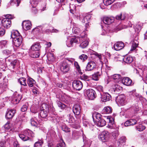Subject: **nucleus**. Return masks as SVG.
Here are the masks:
<instances>
[{"mask_svg":"<svg viewBox=\"0 0 147 147\" xmlns=\"http://www.w3.org/2000/svg\"><path fill=\"white\" fill-rule=\"evenodd\" d=\"M32 132L31 130L29 129H26L22 132L20 134H19V136L20 138L24 141H26L29 139V136H32Z\"/></svg>","mask_w":147,"mask_h":147,"instance_id":"1","label":"nucleus"},{"mask_svg":"<svg viewBox=\"0 0 147 147\" xmlns=\"http://www.w3.org/2000/svg\"><path fill=\"white\" fill-rule=\"evenodd\" d=\"M86 36V35L81 36L79 38H71L70 41L68 40L67 41L66 45L68 47H70L72 46L73 44L74 43H78L79 41L80 42H82L84 40V39H82L85 38Z\"/></svg>","mask_w":147,"mask_h":147,"instance_id":"2","label":"nucleus"},{"mask_svg":"<svg viewBox=\"0 0 147 147\" xmlns=\"http://www.w3.org/2000/svg\"><path fill=\"white\" fill-rule=\"evenodd\" d=\"M6 18H3L2 20L1 24L2 26L5 28H8L10 27L11 24V22L10 19H11V16L9 15Z\"/></svg>","mask_w":147,"mask_h":147,"instance_id":"3","label":"nucleus"},{"mask_svg":"<svg viewBox=\"0 0 147 147\" xmlns=\"http://www.w3.org/2000/svg\"><path fill=\"white\" fill-rule=\"evenodd\" d=\"M96 66V64L95 61H90L87 64L85 70L86 71H91L95 69Z\"/></svg>","mask_w":147,"mask_h":147,"instance_id":"4","label":"nucleus"},{"mask_svg":"<svg viewBox=\"0 0 147 147\" xmlns=\"http://www.w3.org/2000/svg\"><path fill=\"white\" fill-rule=\"evenodd\" d=\"M109 133L106 131L102 132L99 135L98 138L102 142H105L108 140Z\"/></svg>","mask_w":147,"mask_h":147,"instance_id":"5","label":"nucleus"},{"mask_svg":"<svg viewBox=\"0 0 147 147\" xmlns=\"http://www.w3.org/2000/svg\"><path fill=\"white\" fill-rule=\"evenodd\" d=\"M73 88L76 90H80L83 86L82 84L80 81H74L72 84Z\"/></svg>","mask_w":147,"mask_h":147,"instance_id":"6","label":"nucleus"},{"mask_svg":"<svg viewBox=\"0 0 147 147\" xmlns=\"http://www.w3.org/2000/svg\"><path fill=\"white\" fill-rule=\"evenodd\" d=\"M86 94L90 100H93L96 97L95 91L92 89L87 90H86Z\"/></svg>","mask_w":147,"mask_h":147,"instance_id":"7","label":"nucleus"},{"mask_svg":"<svg viewBox=\"0 0 147 147\" xmlns=\"http://www.w3.org/2000/svg\"><path fill=\"white\" fill-rule=\"evenodd\" d=\"M117 100L118 103L121 106L125 105L126 102L125 96L124 95L119 96L117 98Z\"/></svg>","mask_w":147,"mask_h":147,"instance_id":"8","label":"nucleus"},{"mask_svg":"<svg viewBox=\"0 0 147 147\" xmlns=\"http://www.w3.org/2000/svg\"><path fill=\"white\" fill-rule=\"evenodd\" d=\"M60 69L63 73H67L69 70V65L66 62H63L62 63L60 67Z\"/></svg>","mask_w":147,"mask_h":147,"instance_id":"9","label":"nucleus"},{"mask_svg":"<svg viewBox=\"0 0 147 147\" xmlns=\"http://www.w3.org/2000/svg\"><path fill=\"white\" fill-rule=\"evenodd\" d=\"M103 22L106 24H110L113 22L114 19L113 17L105 16L102 19Z\"/></svg>","mask_w":147,"mask_h":147,"instance_id":"10","label":"nucleus"},{"mask_svg":"<svg viewBox=\"0 0 147 147\" xmlns=\"http://www.w3.org/2000/svg\"><path fill=\"white\" fill-rule=\"evenodd\" d=\"M101 100L104 102H105L109 100L111 98V96L108 93H103L101 94Z\"/></svg>","mask_w":147,"mask_h":147,"instance_id":"11","label":"nucleus"},{"mask_svg":"<svg viewBox=\"0 0 147 147\" xmlns=\"http://www.w3.org/2000/svg\"><path fill=\"white\" fill-rule=\"evenodd\" d=\"M124 47V43L122 42H118L114 46V48L116 51H119L122 49Z\"/></svg>","mask_w":147,"mask_h":147,"instance_id":"12","label":"nucleus"},{"mask_svg":"<svg viewBox=\"0 0 147 147\" xmlns=\"http://www.w3.org/2000/svg\"><path fill=\"white\" fill-rule=\"evenodd\" d=\"M73 111L75 115H79L81 111L80 107L79 105L78 104L75 105L73 107Z\"/></svg>","mask_w":147,"mask_h":147,"instance_id":"13","label":"nucleus"},{"mask_svg":"<svg viewBox=\"0 0 147 147\" xmlns=\"http://www.w3.org/2000/svg\"><path fill=\"white\" fill-rule=\"evenodd\" d=\"M16 111L14 110L11 109L9 110L6 113L5 117L7 119H11L14 115Z\"/></svg>","mask_w":147,"mask_h":147,"instance_id":"14","label":"nucleus"},{"mask_svg":"<svg viewBox=\"0 0 147 147\" xmlns=\"http://www.w3.org/2000/svg\"><path fill=\"white\" fill-rule=\"evenodd\" d=\"M123 84L126 86H129L132 84V80L129 78L125 77L124 78L121 80Z\"/></svg>","mask_w":147,"mask_h":147,"instance_id":"15","label":"nucleus"},{"mask_svg":"<svg viewBox=\"0 0 147 147\" xmlns=\"http://www.w3.org/2000/svg\"><path fill=\"white\" fill-rule=\"evenodd\" d=\"M22 36H19V38H16L13 39V42L14 45L16 47H18L22 43Z\"/></svg>","mask_w":147,"mask_h":147,"instance_id":"16","label":"nucleus"},{"mask_svg":"<svg viewBox=\"0 0 147 147\" xmlns=\"http://www.w3.org/2000/svg\"><path fill=\"white\" fill-rule=\"evenodd\" d=\"M22 27L26 30L30 29L31 26V23L28 21H24L22 23Z\"/></svg>","mask_w":147,"mask_h":147,"instance_id":"17","label":"nucleus"},{"mask_svg":"<svg viewBox=\"0 0 147 147\" xmlns=\"http://www.w3.org/2000/svg\"><path fill=\"white\" fill-rule=\"evenodd\" d=\"M11 37L13 39L19 38V36H22L20 34V33L17 30H13L11 32Z\"/></svg>","mask_w":147,"mask_h":147,"instance_id":"18","label":"nucleus"},{"mask_svg":"<svg viewBox=\"0 0 147 147\" xmlns=\"http://www.w3.org/2000/svg\"><path fill=\"white\" fill-rule=\"evenodd\" d=\"M96 121V123L97 125L99 126L102 127L104 126L106 124L105 121L102 118L99 120L98 119Z\"/></svg>","mask_w":147,"mask_h":147,"instance_id":"19","label":"nucleus"},{"mask_svg":"<svg viewBox=\"0 0 147 147\" xmlns=\"http://www.w3.org/2000/svg\"><path fill=\"white\" fill-rule=\"evenodd\" d=\"M138 41L137 39H134L132 42V46L130 51H133L135 50L138 45Z\"/></svg>","mask_w":147,"mask_h":147,"instance_id":"20","label":"nucleus"},{"mask_svg":"<svg viewBox=\"0 0 147 147\" xmlns=\"http://www.w3.org/2000/svg\"><path fill=\"white\" fill-rule=\"evenodd\" d=\"M41 47L39 44L35 43L33 44L31 47V50L34 51H38Z\"/></svg>","mask_w":147,"mask_h":147,"instance_id":"21","label":"nucleus"},{"mask_svg":"<svg viewBox=\"0 0 147 147\" xmlns=\"http://www.w3.org/2000/svg\"><path fill=\"white\" fill-rule=\"evenodd\" d=\"M112 78L116 82H118L121 80V76L119 74H114L112 76Z\"/></svg>","mask_w":147,"mask_h":147,"instance_id":"22","label":"nucleus"},{"mask_svg":"<svg viewBox=\"0 0 147 147\" xmlns=\"http://www.w3.org/2000/svg\"><path fill=\"white\" fill-rule=\"evenodd\" d=\"M91 16L90 15L88 14L84 17L82 22L86 24V25H88V21L90 19Z\"/></svg>","mask_w":147,"mask_h":147,"instance_id":"23","label":"nucleus"},{"mask_svg":"<svg viewBox=\"0 0 147 147\" xmlns=\"http://www.w3.org/2000/svg\"><path fill=\"white\" fill-rule=\"evenodd\" d=\"M123 61L126 63H130L132 62L133 59L131 57L126 56L124 57Z\"/></svg>","mask_w":147,"mask_h":147,"instance_id":"24","label":"nucleus"},{"mask_svg":"<svg viewBox=\"0 0 147 147\" xmlns=\"http://www.w3.org/2000/svg\"><path fill=\"white\" fill-rule=\"evenodd\" d=\"M101 74V73H100L98 71H97L96 73H94L92 75V78L93 80L97 81L98 80Z\"/></svg>","mask_w":147,"mask_h":147,"instance_id":"25","label":"nucleus"},{"mask_svg":"<svg viewBox=\"0 0 147 147\" xmlns=\"http://www.w3.org/2000/svg\"><path fill=\"white\" fill-rule=\"evenodd\" d=\"M35 81L31 78H29L27 79V83L30 87H32L35 83Z\"/></svg>","mask_w":147,"mask_h":147,"instance_id":"26","label":"nucleus"},{"mask_svg":"<svg viewBox=\"0 0 147 147\" xmlns=\"http://www.w3.org/2000/svg\"><path fill=\"white\" fill-rule=\"evenodd\" d=\"M96 55L99 58L100 61L102 63H105L107 61V59L105 58V57L103 56H101L100 55H99L98 54H96Z\"/></svg>","mask_w":147,"mask_h":147,"instance_id":"27","label":"nucleus"},{"mask_svg":"<svg viewBox=\"0 0 147 147\" xmlns=\"http://www.w3.org/2000/svg\"><path fill=\"white\" fill-rule=\"evenodd\" d=\"M126 142V138L125 137H121L118 140L117 144L119 146H121L124 144Z\"/></svg>","mask_w":147,"mask_h":147,"instance_id":"28","label":"nucleus"},{"mask_svg":"<svg viewBox=\"0 0 147 147\" xmlns=\"http://www.w3.org/2000/svg\"><path fill=\"white\" fill-rule=\"evenodd\" d=\"M7 84L3 82V83H0V90L1 92H3L7 89Z\"/></svg>","mask_w":147,"mask_h":147,"instance_id":"29","label":"nucleus"},{"mask_svg":"<svg viewBox=\"0 0 147 147\" xmlns=\"http://www.w3.org/2000/svg\"><path fill=\"white\" fill-rule=\"evenodd\" d=\"M20 2V0H11L9 3L11 5H15L16 7H18L19 5Z\"/></svg>","mask_w":147,"mask_h":147,"instance_id":"30","label":"nucleus"},{"mask_svg":"<svg viewBox=\"0 0 147 147\" xmlns=\"http://www.w3.org/2000/svg\"><path fill=\"white\" fill-rule=\"evenodd\" d=\"M80 133L78 131H74L72 134V138L75 140L78 139L80 136Z\"/></svg>","mask_w":147,"mask_h":147,"instance_id":"31","label":"nucleus"},{"mask_svg":"<svg viewBox=\"0 0 147 147\" xmlns=\"http://www.w3.org/2000/svg\"><path fill=\"white\" fill-rule=\"evenodd\" d=\"M26 79L23 77H21L18 80V82H19L20 84L24 86H27V85L26 83Z\"/></svg>","mask_w":147,"mask_h":147,"instance_id":"32","label":"nucleus"},{"mask_svg":"<svg viewBox=\"0 0 147 147\" xmlns=\"http://www.w3.org/2000/svg\"><path fill=\"white\" fill-rule=\"evenodd\" d=\"M30 56L33 58H38L40 56V53L38 51H34L31 53Z\"/></svg>","mask_w":147,"mask_h":147,"instance_id":"33","label":"nucleus"},{"mask_svg":"<svg viewBox=\"0 0 147 147\" xmlns=\"http://www.w3.org/2000/svg\"><path fill=\"white\" fill-rule=\"evenodd\" d=\"M66 120L67 121L71 123H75L76 121V120L71 115H69L68 116V117L66 119Z\"/></svg>","mask_w":147,"mask_h":147,"instance_id":"34","label":"nucleus"},{"mask_svg":"<svg viewBox=\"0 0 147 147\" xmlns=\"http://www.w3.org/2000/svg\"><path fill=\"white\" fill-rule=\"evenodd\" d=\"M17 60H15L11 62L9 65V68L11 69H15L17 64Z\"/></svg>","mask_w":147,"mask_h":147,"instance_id":"35","label":"nucleus"},{"mask_svg":"<svg viewBox=\"0 0 147 147\" xmlns=\"http://www.w3.org/2000/svg\"><path fill=\"white\" fill-rule=\"evenodd\" d=\"M40 109L41 110L48 111L49 108L48 105L45 103L42 104L41 105Z\"/></svg>","mask_w":147,"mask_h":147,"instance_id":"36","label":"nucleus"},{"mask_svg":"<svg viewBox=\"0 0 147 147\" xmlns=\"http://www.w3.org/2000/svg\"><path fill=\"white\" fill-rule=\"evenodd\" d=\"M142 28V25L141 24H137L134 26V29L136 32H139L141 30Z\"/></svg>","mask_w":147,"mask_h":147,"instance_id":"37","label":"nucleus"},{"mask_svg":"<svg viewBox=\"0 0 147 147\" xmlns=\"http://www.w3.org/2000/svg\"><path fill=\"white\" fill-rule=\"evenodd\" d=\"M70 11L72 14H74L76 11V6L74 4H70L69 6Z\"/></svg>","mask_w":147,"mask_h":147,"instance_id":"38","label":"nucleus"},{"mask_svg":"<svg viewBox=\"0 0 147 147\" xmlns=\"http://www.w3.org/2000/svg\"><path fill=\"white\" fill-rule=\"evenodd\" d=\"M104 111L107 113H112V109L110 107H106L104 108Z\"/></svg>","mask_w":147,"mask_h":147,"instance_id":"39","label":"nucleus"},{"mask_svg":"<svg viewBox=\"0 0 147 147\" xmlns=\"http://www.w3.org/2000/svg\"><path fill=\"white\" fill-rule=\"evenodd\" d=\"M48 113V111H43L40 110V115L41 117L43 118H45L47 116Z\"/></svg>","mask_w":147,"mask_h":147,"instance_id":"40","label":"nucleus"},{"mask_svg":"<svg viewBox=\"0 0 147 147\" xmlns=\"http://www.w3.org/2000/svg\"><path fill=\"white\" fill-rule=\"evenodd\" d=\"M43 140H40L36 142L34 145V147H42V145L43 144Z\"/></svg>","mask_w":147,"mask_h":147,"instance_id":"41","label":"nucleus"},{"mask_svg":"<svg viewBox=\"0 0 147 147\" xmlns=\"http://www.w3.org/2000/svg\"><path fill=\"white\" fill-rule=\"evenodd\" d=\"M51 117L52 119L51 120L54 123H57L59 121V118L57 116L55 115L51 116Z\"/></svg>","mask_w":147,"mask_h":147,"instance_id":"42","label":"nucleus"},{"mask_svg":"<svg viewBox=\"0 0 147 147\" xmlns=\"http://www.w3.org/2000/svg\"><path fill=\"white\" fill-rule=\"evenodd\" d=\"M74 64L75 67L76 68V70L78 71V72L79 73L82 74V73L81 72V70L80 67L78 62L76 61H74Z\"/></svg>","mask_w":147,"mask_h":147,"instance_id":"43","label":"nucleus"},{"mask_svg":"<svg viewBox=\"0 0 147 147\" xmlns=\"http://www.w3.org/2000/svg\"><path fill=\"white\" fill-rule=\"evenodd\" d=\"M88 42L87 40H84L80 45V46L82 48L86 47L88 45Z\"/></svg>","mask_w":147,"mask_h":147,"instance_id":"44","label":"nucleus"},{"mask_svg":"<svg viewBox=\"0 0 147 147\" xmlns=\"http://www.w3.org/2000/svg\"><path fill=\"white\" fill-rule=\"evenodd\" d=\"M72 30L74 33L76 34H78L80 32V29L76 26L74 25Z\"/></svg>","mask_w":147,"mask_h":147,"instance_id":"45","label":"nucleus"},{"mask_svg":"<svg viewBox=\"0 0 147 147\" xmlns=\"http://www.w3.org/2000/svg\"><path fill=\"white\" fill-rule=\"evenodd\" d=\"M43 0H30V3L34 7L36 6L38 2Z\"/></svg>","mask_w":147,"mask_h":147,"instance_id":"46","label":"nucleus"},{"mask_svg":"<svg viewBox=\"0 0 147 147\" xmlns=\"http://www.w3.org/2000/svg\"><path fill=\"white\" fill-rule=\"evenodd\" d=\"M136 129L139 131H142L146 127L142 124H140L136 126Z\"/></svg>","mask_w":147,"mask_h":147,"instance_id":"47","label":"nucleus"},{"mask_svg":"<svg viewBox=\"0 0 147 147\" xmlns=\"http://www.w3.org/2000/svg\"><path fill=\"white\" fill-rule=\"evenodd\" d=\"M30 123L31 124L34 126H38V122L35 120L33 119H31L30 120Z\"/></svg>","mask_w":147,"mask_h":147,"instance_id":"48","label":"nucleus"},{"mask_svg":"<svg viewBox=\"0 0 147 147\" xmlns=\"http://www.w3.org/2000/svg\"><path fill=\"white\" fill-rule=\"evenodd\" d=\"M114 1L115 0H103V2L105 5H109L112 4Z\"/></svg>","mask_w":147,"mask_h":147,"instance_id":"49","label":"nucleus"},{"mask_svg":"<svg viewBox=\"0 0 147 147\" xmlns=\"http://www.w3.org/2000/svg\"><path fill=\"white\" fill-rule=\"evenodd\" d=\"M56 147H65V144L63 140L60 141L59 144H57Z\"/></svg>","mask_w":147,"mask_h":147,"instance_id":"50","label":"nucleus"},{"mask_svg":"<svg viewBox=\"0 0 147 147\" xmlns=\"http://www.w3.org/2000/svg\"><path fill=\"white\" fill-rule=\"evenodd\" d=\"M126 15V14H124L123 15L121 14L119 16H117L116 18V19L118 20H123L125 19Z\"/></svg>","mask_w":147,"mask_h":147,"instance_id":"51","label":"nucleus"},{"mask_svg":"<svg viewBox=\"0 0 147 147\" xmlns=\"http://www.w3.org/2000/svg\"><path fill=\"white\" fill-rule=\"evenodd\" d=\"M62 129L66 132H69L70 131V128L65 125H63L62 126Z\"/></svg>","mask_w":147,"mask_h":147,"instance_id":"52","label":"nucleus"},{"mask_svg":"<svg viewBox=\"0 0 147 147\" xmlns=\"http://www.w3.org/2000/svg\"><path fill=\"white\" fill-rule=\"evenodd\" d=\"M88 56L85 54H82L79 57V58L83 61H84L88 58Z\"/></svg>","mask_w":147,"mask_h":147,"instance_id":"53","label":"nucleus"},{"mask_svg":"<svg viewBox=\"0 0 147 147\" xmlns=\"http://www.w3.org/2000/svg\"><path fill=\"white\" fill-rule=\"evenodd\" d=\"M57 104L58 107L61 109H64L66 107V105L65 104L62 103L60 102H58Z\"/></svg>","mask_w":147,"mask_h":147,"instance_id":"54","label":"nucleus"},{"mask_svg":"<svg viewBox=\"0 0 147 147\" xmlns=\"http://www.w3.org/2000/svg\"><path fill=\"white\" fill-rule=\"evenodd\" d=\"M47 58L50 61H53L54 59L53 54L51 53H50V54L47 55Z\"/></svg>","mask_w":147,"mask_h":147,"instance_id":"55","label":"nucleus"},{"mask_svg":"<svg viewBox=\"0 0 147 147\" xmlns=\"http://www.w3.org/2000/svg\"><path fill=\"white\" fill-rule=\"evenodd\" d=\"M3 52L4 54L7 55H9L11 53V51L7 49L4 50Z\"/></svg>","mask_w":147,"mask_h":147,"instance_id":"56","label":"nucleus"},{"mask_svg":"<svg viewBox=\"0 0 147 147\" xmlns=\"http://www.w3.org/2000/svg\"><path fill=\"white\" fill-rule=\"evenodd\" d=\"M107 119L109 120V123L111 124V125H113L114 123V120L113 117H107Z\"/></svg>","mask_w":147,"mask_h":147,"instance_id":"57","label":"nucleus"},{"mask_svg":"<svg viewBox=\"0 0 147 147\" xmlns=\"http://www.w3.org/2000/svg\"><path fill=\"white\" fill-rule=\"evenodd\" d=\"M95 117L96 119V121H97L98 119L99 120L102 118L101 115L99 113H96Z\"/></svg>","mask_w":147,"mask_h":147,"instance_id":"58","label":"nucleus"},{"mask_svg":"<svg viewBox=\"0 0 147 147\" xmlns=\"http://www.w3.org/2000/svg\"><path fill=\"white\" fill-rule=\"evenodd\" d=\"M129 120L130 124H131V125H134L137 122L134 119H130Z\"/></svg>","mask_w":147,"mask_h":147,"instance_id":"59","label":"nucleus"},{"mask_svg":"<svg viewBox=\"0 0 147 147\" xmlns=\"http://www.w3.org/2000/svg\"><path fill=\"white\" fill-rule=\"evenodd\" d=\"M27 106L26 105H23L21 108V110L22 112H25L27 110Z\"/></svg>","mask_w":147,"mask_h":147,"instance_id":"60","label":"nucleus"},{"mask_svg":"<svg viewBox=\"0 0 147 147\" xmlns=\"http://www.w3.org/2000/svg\"><path fill=\"white\" fill-rule=\"evenodd\" d=\"M5 33L4 29L3 28H0V36L3 35Z\"/></svg>","mask_w":147,"mask_h":147,"instance_id":"61","label":"nucleus"},{"mask_svg":"<svg viewBox=\"0 0 147 147\" xmlns=\"http://www.w3.org/2000/svg\"><path fill=\"white\" fill-rule=\"evenodd\" d=\"M10 124L9 123V122L8 121L6 123L5 125H4V127L6 129H9L10 128Z\"/></svg>","mask_w":147,"mask_h":147,"instance_id":"62","label":"nucleus"},{"mask_svg":"<svg viewBox=\"0 0 147 147\" xmlns=\"http://www.w3.org/2000/svg\"><path fill=\"white\" fill-rule=\"evenodd\" d=\"M7 41L6 40H3L1 41V44L2 47H5L7 44Z\"/></svg>","mask_w":147,"mask_h":147,"instance_id":"63","label":"nucleus"},{"mask_svg":"<svg viewBox=\"0 0 147 147\" xmlns=\"http://www.w3.org/2000/svg\"><path fill=\"white\" fill-rule=\"evenodd\" d=\"M21 96H19V98H16L13 99V100L14 102H16L15 104H17L18 103L20 100L21 99Z\"/></svg>","mask_w":147,"mask_h":147,"instance_id":"64","label":"nucleus"}]
</instances>
